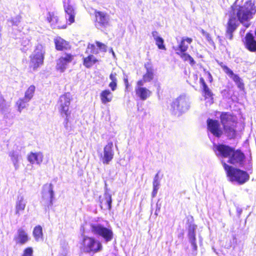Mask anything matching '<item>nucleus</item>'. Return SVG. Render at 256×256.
<instances>
[{"label": "nucleus", "instance_id": "nucleus-1", "mask_svg": "<svg viewBox=\"0 0 256 256\" xmlns=\"http://www.w3.org/2000/svg\"><path fill=\"white\" fill-rule=\"evenodd\" d=\"M232 8L234 10V16L230 17L227 24L226 36L232 40L233 32L242 23L245 28H248L250 23L249 20L253 18L256 13V6L252 0H236Z\"/></svg>", "mask_w": 256, "mask_h": 256}, {"label": "nucleus", "instance_id": "nucleus-2", "mask_svg": "<svg viewBox=\"0 0 256 256\" xmlns=\"http://www.w3.org/2000/svg\"><path fill=\"white\" fill-rule=\"evenodd\" d=\"M80 248L85 252H92L94 254L100 252L102 250V243L94 238L82 236L80 242Z\"/></svg>", "mask_w": 256, "mask_h": 256}, {"label": "nucleus", "instance_id": "nucleus-3", "mask_svg": "<svg viewBox=\"0 0 256 256\" xmlns=\"http://www.w3.org/2000/svg\"><path fill=\"white\" fill-rule=\"evenodd\" d=\"M190 108L189 99L186 96L182 95L172 101L170 110L172 114L180 116L187 112Z\"/></svg>", "mask_w": 256, "mask_h": 256}, {"label": "nucleus", "instance_id": "nucleus-4", "mask_svg": "<svg viewBox=\"0 0 256 256\" xmlns=\"http://www.w3.org/2000/svg\"><path fill=\"white\" fill-rule=\"evenodd\" d=\"M223 166L228 176L231 181L236 182L242 184L248 180L249 176L246 172L234 168L225 162L223 164Z\"/></svg>", "mask_w": 256, "mask_h": 256}, {"label": "nucleus", "instance_id": "nucleus-5", "mask_svg": "<svg viewBox=\"0 0 256 256\" xmlns=\"http://www.w3.org/2000/svg\"><path fill=\"white\" fill-rule=\"evenodd\" d=\"M220 120L227 136L230 138H234L236 136L235 128L237 124L236 118L228 113L224 112L220 115Z\"/></svg>", "mask_w": 256, "mask_h": 256}, {"label": "nucleus", "instance_id": "nucleus-6", "mask_svg": "<svg viewBox=\"0 0 256 256\" xmlns=\"http://www.w3.org/2000/svg\"><path fill=\"white\" fill-rule=\"evenodd\" d=\"M44 54L45 49L44 46L40 44H38L34 52L30 56V68L34 70H36L38 68L42 65Z\"/></svg>", "mask_w": 256, "mask_h": 256}, {"label": "nucleus", "instance_id": "nucleus-7", "mask_svg": "<svg viewBox=\"0 0 256 256\" xmlns=\"http://www.w3.org/2000/svg\"><path fill=\"white\" fill-rule=\"evenodd\" d=\"M90 230L94 234L102 238L106 242L111 241L113 238V232L110 226L106 227L101 224H92Z\"/></svg>", "mask_w": 256, "mask_h": 256}, {"label": "nucleus", "instance_id": "nucleus-8", "mask_svg": "<svg viewBox=\"0 0 256 256\" xmlns=\"http://www.w3.org/2000/svg\"><path fill=\"white\" fill-rule=\"evenodd\" d=\"M72 98L68 92L62 95L58 102V110L62 116H70V105Z\"/></svg>", "mask_w": 256, "mask_h": 256}, {"label": "nucleus", "instance_id": "nucleus-9", "mask_svg": "<svg viewBox=\"0 0 256 256\" xmlns=\"http://www.w3.org/2000/svg\"><path fill=\"white\" fill-rule=\"evenodd\" d=\"M54 198V192L53 190V186L51 184H44L42 188V198L40 201L42 204L49 208L53 204V200Z\"/></svg>", "mask_w": 256, "mask_h": 256}, {"label": "nucleus", "instance_id": "nucleus-10", "mask_svg": "<svg viewBox=\"0 0 256 256\" xmlns=\"http://www.w3.org/2000/svg\"><path fill=\"white\" fill-rule=\"evenodd\" d=\"M64 8L66 13V18L68 24L74 22L76 14V7L70 0H63Z\"/></svg>", "mask_w": 256, "mask_h": 256}, {"label": "nucleus", "instance_id": "nucleus-11", "mask_svg": "<svg viewBox=\"0 0 256 256\" xmlns=\"http://www.w3.org/2000/svg\"><path fill=\"white\" fill-rule=\"evenodd\" d=\"M112 148L113 143L112 142H108L104 147L103 153H101L100 156L103 164H108L113 159L114 152Z\"/></svg>", "mask_w": 256, "mask_h": 256}, {"label": "nucleus", "instance_id": "nucleus-12", "mask_svg": "<svg viewBox=\"0 0 256 256\" xmlns=\"http://www.w3.org/2000/svg\"><path fill=\"white\" fill-rule=\"evenodd\" d=\"M74 56L70 54H62L56 61V69L61 72L67 68L68 64L74 60Z\"/></svg>", "mask_w": 256, "mask_h": 256}, {"label": "nucleus", "instance_id": "nucleus-13", "mask_svg": "<svg viewBox=\"0 0 256 256\" xmlns=\"http://www.w3.org/2000/svg\"><path fill=\"white\" fill-rule=\"evenodd\" d=\"M208 129L214 136L220 138L222 134L219 122L208 118L207 120Z\"/></svg>", "mask_w": 256, "mask_h": 256}, {"label": "nucleus", "instance_id": "nucleus-14", "mask_svg": "<svg viewBox=\"0 0 256 256\" xmlns=\"http://www.w3.org/2000/svg\"><path fill=\"white\" fill-rule=\"evenodd\" d=\"M244 154L240 150H234L229 157L228 162L234 165L242 166L244 164Z\"/></svg>", "mask_w": 256, "mask_h": 256}, {"label": "nucleus", "instance_id": "nucleus-15", "mask_svg": "<svg viewBox=\"0 0 256 256\" xmlns=\"http://www.w3.org/2000/svg\"><path fill=\"white\" fill-rule=\"evenodd\" d=\"M96 25V26H106L108 24L109 15L106 12L95 11Z\"/></svg>", "mask_w": 256, "mask_h": 256}, {"label": "nucleus", "instance_id": "nucleus-16", "mask_svg": "<svg viewBox=\"0 0 256 256\" xmlns=\"http://www.w3.org/2000/svg\"><path fill=\"white\" fill-rule=\"evenodd\" d=\"M214 148L217 156L228 158L234 150L232 148L225 144H215Z\"/></svg>", "mask_w": 256, "mask_h": 256}, {"label": "nucleus", "instance_id": "nucleus-17", "mask_svg": "<svg viewBox=\"0 0 256 256\" xmlns=\"http://www.w3.org/2000/svg\"><path fill=\"white\" fill-rule=\"evenodd\" d=\"M26 200H25L24 196L22 194H19L16 201L15 204V214L18 216H20L24 210Z\"/></svg>", "mask_w": 256, "mask_h": 256}, {"label": "nucleus", "instance_id": "nucleus-18", "mask_svg": "<svg viewBox=\"0 0 256 256\" xmlns=\"http://www.w3.org/2000/svg\"><path fill=\"white\" fill-rule=\"evenodd\" d=\"M196 226L194 224H190L188 228V236L189 242L191 244L192 249L194 252L197 250L198 246L196 243Z\"/></svg>", "mask_w": 256, "mask_h": 256}, {"label": "nucleus", "instance_id": "nucleus-19", "mask_svg": "<svg viewBox=\"0 0 256 256\" xmlns=\"http://www.w3.org/2000/svg\"><path fill=\"white\" fill-rule=\"evenodd\" d=\"M14 240L18 244H24L28 241L29 238L26 232L22 228H20L14 236Z\"/></svg>", "mask_w": 256, "mask_h": 256}, {"label": "nucleus", "instance_id": "nucleus-20", "mask_svg": "<svg viewBox=\"0 0 256 256\" xmlns=\"http://www.w3.org/2000/svg\"><path fill=\"white\" fill-rule=\"evenodd\" d=\"M224 72L236 82L240 89L244 88V84L241 78L236 74H234L233 72L226 66H222Z\"/></svg>", "mask_w": 256, "mask_h": 256}, {"label": "nucleus", "instance_id": "nucleus-21", "mask_svg": "<svg viewBox=\"0 0 256 256\" xmlns=\"http://www.w3.org/2000/svg\"><path fill=\"white\" fill-rule=\"evenodd\" d=\"M246 45L250 51H256V40L252 34L250 32L248 33L246 36Z\"/></svg>", "mask_w": 256, "mask_h": 256}, {"label": "nucleus", "instance_id": "nucleus-22", "mask_svg": "<svg viewBox=\"0 0 256 256\" xmlns=\"http://www.w3.org/2000/svg\"><path fill=\"white\" fill-rule=\"evenodd\" d=\"M144 68L146 69V72L143 76V79L146 82H150L154 78V71L152 65L150 63L145 64Z\"/></svg>", "mask_w": 256, "mask_h": 256}, {"label": "nucleus", "instance_id": "nucleus-23", "mask_svg": "<svg viewBox=\"0 0 256 256\" xmlns=\"http://www.w3.org/2000/svg\"><path fill=\"white\" fill-rule=\"evenodd\" d=\"M136 95L141 100H144L148 98L152 94V92L146 88H135Z\"/></svg>", "mask_w": 256, "mask_h": 256}, {"label": "nucleus", "instance_id": "nucleus-24", "mask_svg": "<svg viewBox=\"0 0 256 256\" xmlns=\"http://www.w3.org/2000/svg\"><path fill=\"white\" fill-rule=\"evenodd\" d=\"M54 41L56 48L58 50H63L70 48L69 44L60 37H56Z\"/></svg>", "mask_w": 256, "mask_h": 256}, {"label": "nucleus", "instance_id": "nucleus-25", "mask_svg": "<svg viewBox=\"0 0 256 256\" xmlns=\"http://www.w3.org/2000/svg\"><path fill=\"white\" fill-rule=\"evenodd\" d=\"M28 160L32 164H40L43 160V155L41 152H30Z\"/></svg>", "mask_w": 256, "mask_h": 256}, {"label": "nucleus", "instance_id": "nucleus-26", "mask_svg": "<svg viewBox=\"0 0 256 256\" xmlns=\"http://www.w3.org/2000/svg\"><path fill=\"white\" fill-rule=\"evenodd\" d=\"M192 41L191 38H183L178 46L176 48H174V49L176 51L180 50V52H186L188 48V44H190Z\"/></svg>", "mask_w": 256, "mask_h": 256}, {"label": "nucleus", "instance_id": "nucleus-27", "mask_svg": "<svg viewBox=\"0 0 256 256\" xmlns=\"http://www.w3.org/2000/svg\"><path fill=\"white\" fill-rule=\"evenodd\" d=\"M113 98L112 94L109 90H102L100 94V98L103 104H106L110 102Z\"/></svg>", "mask_w": 256, "mask_h": 256}, {"label": "nucleus", "instance_id": "nucleus-28", "mask_svg": "<svg viewBox=\"0 0 256 256\" xmlns=\"http://www.w3.org/2000/svg\"><path fill=\"white\" fill-rule=\"evenodd\" d=\"M8 155L10 158L15 169H18L19 168V163L21 160V156L20 154L17 152L12 151L10 152Z\"/></svg>", "mask_w": 256, "mask_h": 256}, {"label": "nucleus", "instance_id": "nucleus-29", "mask_svg": "<svg viewBox=\"0 0 256 256\" xmlns=\"http://www.w3.org/2000/svg\"><path fill=\"white\" fill-rule=\"evenodd\" d=\"M47 20L54 28H60L58 24V16L54 12H49L48 14Z\"/></svg>", "mask_w": 256, "mask_h": 256}, {"label": "nucleus", "instance_id": "nucleus-30", "mask_svg": "<svg viewBox=\"0 0 256 256\" xmlns=\"http://www.w3.org/2000/svg\"><path fill=\"white\" fill-rule=\"evenodd\" d=\"M98 62V60L92 54L83 57V65L86 68H90Z\"/></svg>", "mask_w": 256, "mask_h": 256}, {"label": "nucleus", "instance_id": "nucleus-31", "mask_svg": "<svg viewBox=\"0 0 256 256\" xmlns=\"http://www.w3.org/2000/svg\"><path fill=\"white\" fill-rule=\"evenodd\" d=\"M203 94L206 100V105H210L213 103V94L210 90L206 86L202 88Z\"/></svg>", "mask_w": 256, "mask_h": 256}, {"label": "nucleus", "instance_id": "nucleus-32", "mask_svg": "<svg viewBox=\"0 0 256 256\" xmlns=\"http://www.w3.org/2000/svg\"><path fill=\"white\" fill-rule=\"evenodd\" d=\"M32 234L36 241L43 240L42 229L41 226H36L34 229Z\"/></svg>", "mask_w": 256, "mask_h": 256}, {"label": "nucleus", "instance_id": "nucleus-33", "mask_svg": "<svg viewBox=\"0 0 256 256\" xmlns=\"http://www.w3.org/2000/svg\"><path fill=\"white\" fill-rule=\"evenodd\" d=\"M29 100H27L25 98H20L16 103V105L18 106V110L20 112H22V110L26 106Z\"/></svg>", "mask_w": 256, "mask_h": 256}, {"label": "nucleus", "instance_id": "nucleus-34", "mask_svg": "<svg viewBox=\"0 0 256 256\" xmlns=\"http://www.w3.org/2000/svg\"><path fill=\"white\" fill-rule=\"evenodd\" d=\"M101 202L102 204L104 203L105 204L108 210H110L112 202L111 195L108 193L106 192L104 194V200H102Z\"/></svg>", "mask_w": 256, "mask_h": 256}, {"label": "nucleus", "instance_id": "nucleus-35", "mask_svg": "<svg viewBox=\"0 0 256 256\" xmlns=\"http://www.w3.org/2000/svg\"><path fill=\"white\" fill-rule=\"evenodd\" d=\"M10 105L6 102L2 94L0 93V112H4L8 110Z\"/></svg>", "mask_w": 256, "mask_h": 256}, {"label": "nucleus", "instance_id": "nucleus-36", "mask_svg": "<svg viewBox=\"0 0 256 256\" xmlns=\"http://www.w3.org/2000/svg\"><path fill=\"white\" fill-rule=\"evenodd\" d=\"M34 90L35 86H30L26 92L24 98L30 101L33 96Z\"/></svg>", "mask_w": 256, "mask_h": 256}, {"label": "nucleus", "instance_id": "nucleus-37", "mask_svg": "<svg viewBox=\"0 0 256 256\" xmlns=\"http://www.w3.org/2000/svg\"><path fill=\"white\" fill-rule=\"evenodd\" d=\"M22 18L20 16L18 15L14 18H12L10 22L13 26H18L21 21Z\"/></svg>", "mask_w": 256, "mask_h": 256}, {"label": "nucleus", "instance_id": "nucleus-38", "mask_svg": "<svg viewBox=\"0 0 256 256\" xmlns=\"http://www.w3.org/2000/svg\"><path fill=\"white\" fill-rule=\"evenodd\" d=\"M155 40L156 44L159 49L166 50V47L164 44V40L161 37Z\"/></svg>", "mask_w": 256, "mask_h": 256}, {"label": "nucleus", "instance_id": "nucleus-39", "mask_svg": "<svg viewBox=\"0 0 256 256\" xmlns=\"http://www.w3.org/2000/svg\"><path fill=\"white\" fill-rule=\"evenodd\" d=\"M161 178L159 176V172H158L154 176L152 182V185L160 186Z\"/></svg>", "mask_w": 256, "mask_h": 256}, {"label": "nucleus", "instance_id": "nucleus-40", "mask_svg": "<svg viewBox=\"0 0 256 256\" xmlns=\"http://www.w3.org/2000/svg\"><path fill=\"white\" fill-rule=\"evenodd\" d=\"M90 50V53L92 54H98V50L96 48V46L93 44H89L88 46L87 50L86 52H88V50Z\"/></svg>", "mask_w": 256, "mask_h": 256}, {"label": "nucleus", "instance_id": "nucleus-41", "mask_svg": "<svg viewBox=\"0 0 256 256\" xmlns=\"http://www.w3.org/2000/svg\"><path fill=\"white\" fill-rule=\"evenodd\" d=\"M178 54L180 55V57L184 60V61H188V60H189V58L190 57V56L185 52H176Z\"/></svg>", "mask_w": 256, "mask_h": 256}, {"label": "nucleus", "instance_id": "nucleus-42", "mask_svg": "<svg viewBox=\"0 0 256 256\" xmlns=\"http://www.w3.org/2000/svg\"><path fill=\"white\" fill-rule=\"evenodd\" d=\"M33 250L32 248H28L24 250L22 256H32Z\"/></svg>", "mask_w": 256, "mask_h": 256}, {"label": "nucleus", "instance_id": "nucleus-43", "mask_svg": "<svg viewBox=\"0 0 256 256\" xmlns=\"http://www.w3.org/2000/svg\"><path fill=\"white\" fill-rule=\"evenodd\" d=\"M160 186H156V185H152L153 187V190L152 193V198H154L156 196L158 190L160 188Z\"/></svg>", "mask_w": 256, "mask_h": 256}, {"label": "nucleus", "instance_id": "nucleus-44", "mask_svg": "<svg viewBox=\"0 0 256 256\" xmlns=\"http://www.w3.org/2000/svg\"><path fill=\"white\" fill-rule=\"evenodd\" d=\"M96 46L102 51L106 52V46L104 44H102L99 42H96Z\"/></svg>", "mask_w": 256, "mask_h": 256}, {"label": "nucleus", "instance_id": "nucleus-45", "mask_svg": "<svg viewBox=\"0 0 256 256\" xmlns=\"http://www.w3.org/2000/svg\"><path fill=\"white\" fill-rule=\"evenodd\" d=\"M110 78L112 80L111 82H117L116 74V72H112L110 76Z\"/></svg>", "mask_w": 256, "mask_h": 256}, {"label": "nucleus", "instance_id": "nucleus-46", "mask_svg": "<svg viewBox=\"0 0 256 256\" xmlns=\"http://www.w3.org/2000/svg\"><path fill=\"white\" fill-rule=\"evenodd\" d=\"M144 82H146L144 81V80L143 78L142 80L138 81L135 88H144L143 86L144 85Z\"/></svg>", "mask_w": 256, "mask_h": 256}, {"label": "nucleus", "instance_id": "nucleus-47", "mask_svg": "<svg viewBox=\"0 0 256 256\" xmlns=\"http://www.w3.org/2000/svg\"><path fill=\"white\" fill-rule=\"evenodd\" d=\"M116 86H117V82H110L109 84V87L110 88L111 90L112 91H114L116 90Z\"/></svg>", "mask_w": 256, "mask_h": 256}, {"label": "nucleus", "instance_id": "nucleus-48", "mask_svg": "<svg viewBox=\"0 0 256 256\" xmlns=\"http://www.w3.org/2000/svg\"><path fill=\"white\" fill-rule=\"evenodd\" d=\"M152 34L154 40H156L160 38L158 36V34L156 31H153Z\"/></svg>", "mask_w": 256, "mask_h": 256}, {"label": "nucleus", "instance_id": "nucleus-49", "mask_svg": "<svg viewBox=\"0 0 256 256\" xmlns=\"http://www.w3.org/2000/svg\"><path fill=\"white\" fill-rule=\"evenodd\" d=\"M206 40L209 42L210 44H214V42L211 38V37L209 34H206V36H204Z\"/></svg>", "mask_w": 256, "mask_h": 256}, {"label": "nucleus", "instance_id": "nucleus-50", "mask_svg": "<svg viewBox=\"0 0 256 256\" xmlns=\"http://www.w3.org/2000/svg\"><path fill=\"white\" fill-rule=\"evenodd\" d=\"M200 84L202 86V88H204L208 86L206 84V82H204V80L203 78H200Z\"/></svg>", "mask_w": 256, "mask_h": 256}, {"label": "nucleus", "instance_id": "nucleus-51", "mask_svg": "<svg viewBox=\"0 0 256 256\" xmlns=\"http://www.w3.org/2000/svg\"><path fill=\"white\" fill-rule=\"evenodd\" d=\"M64 118H65V119L64 122V127L66 128L68 127V118L70 116H63Z\"/></svg>", "mask_w": 256, "mask_h": 256}, {"label": "nucleus", "instance_id": "nucleus-52", "mask_svg": "<svg viewBox=\"0 0 256 256\" xmlns=\"http://www.w3.org/2000/svg\"><path fill=\"white\" fill-rule=\"evenodd\" d=\"M188 61L189 62L190 64L192 65H193L195 64V62H194V60L191 56L189 58V60H188Z\"/></svg>", "mask_w": 256, "mask_h": 256}, {"label": "nucleus", "instance_id": "nucleus-53", "mask_svg": "<svg viewBox=\"0 0 256 256\" xmlns=\"http://www.w3.org/2000/svg\"><path fill=\"white\" fill-rule=\"evenodd\" d=\"M200 32L203 35V36H206V34H207L208 32H205L204 30L202 29L201 30H200Z\"/></svg>", "mask_w": 256, "mask_h": 256}, {"label": "nucleus", "instance_id": "nucleus-54", "mask_svg": "<svg viewBox=\"0 0 256 256\" xmlns=\"http://www.w3.org/2000/svg\"><path fill=\"white\" fill-rule=\"evenodd\" d=\"M124 84H125V85L126 86V87H128V80L127 78H125L124 80Z\"/></svg>", "mask_w": 256, "mask_h": 256}, {"label": "nucleus", "instance_id": "nucleus-55", "mask_svg": "<svg viewBox=\"0 0 256 256\" xmlns=\"http://www.w3.org/2000/svg\"><path fill=\"white\" fill-rule=\"evenodd\" d=\"M242 212V210L241 208H237V212L238 213V215H240Z\"/></svg>", "mask_w": 256, "mask_h": 256}, {"label": "nucleus", "instance_id": "nucleus-56", "mask_svg": "<svg viewBox=\"0 0 256 256\" xmlns=\"http://www.w3.org/2000/svg\"><path fill=\"white\" fill-rule=\"evenodd\" d=\"M244 32H245V29H241V30L240 31V34H242L244 33Z\"/></svg>", "mask_w": 256, "mask_h": 256}, {"label": "nucleus", "instance_id": "nucleus-57", "mask_svg": "<svg viewBox=\"0 0 256 256\" xmlns=\"http://www.w3.org/2000/svg\"><path fill=\"white\" fill-rule=\"evenodd\" d=\"M159 212L158 210V209H156V212H154V214L156 215V216H158V214Z\"/></svg>", "mask_w": 256, "mask_h": 256}, {"label": "nucleus", "instance_id": "nucleus-58", "mask_svg": "<svg viewBox=\"0 0 256 256\" xmlns=\"http://www.w3.org/2000/svg\"><path fill=\"white\" fill-rule=\"evenodd\" d=\"M160 206H158V204H156V209H158V212H160Z\"/></svg>", "mask_w": 256, "mask_h": 256}, {"label": "nucleus", "instance_id": "nucleus-59", "mask_svg": "<svg viewBox=\"0 0 256 256\" xmlns=\"http://www.w3.org/2000/svg\"><path fill=\"white\" fill-rule=\"evenodd\" d=\"M58 256H66V254H60Z\"/></svg>", "mask_w": 256, "mask_h": 256}, {"label": "nucleus", "instance_id": "nucleus-60", "mask_svg": "<svg viewBox=\"0 0 256 256\" xmlns=\"http://www.w3.org/2000/svg\"><path fill=\"white\" fill-rule=\"evenodd\" d=\"M209 76L212 78V76L210 74H208Z\"/></svg>", "mask_w": 256, "mask_h": 256}, {"label": "nucleus", "instance_id": "nucleus-61", "mask_svg": "<svg viewBox=\"0 0 256 256\" xmlns=\"http://www.w3.org/2000/svg\"><path fill=\"white\" fill-rule=\"evenodd\" d=\"M112 54H113V55H114V52H112Z\"/></svg>", "mask_w": 256, "mask_h": 256}]
</instances>
